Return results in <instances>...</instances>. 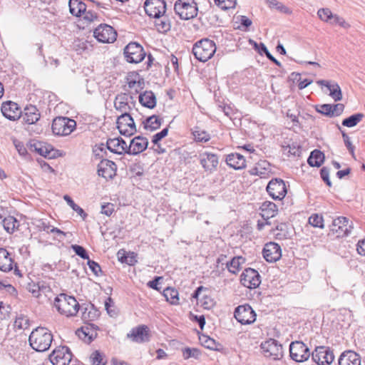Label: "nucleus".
Returning <instances> with one entry per match:
<instances>
[{"instance_id":"nucleus-2","label":"nucleus","mask_w":365,"mask_h":365,"mask_svg":"<svg viewBox=\"0 0 365 365\" xmlns=\"http://www.w3.org/2000/svg\"><path fill=\"white\" fill-rule=\"evenodd\" d=\"M53 341V335L44 327H37L29 335L30 346L36 351H45L49 349Z\"/></svg>"},{"instance_id":"nucleus-29","label":"nucleus","mask_w":365,"mask_h":365,"mask_svg":"<svg viewBox=\"0 0 365 365\" xmlns=\"http://www.w3.org/2000/svg\"><path fill=\"white\" fill-rule=\"evenodd\" d=\"M14 260L9 252L4 248H0V270L8 272L13 269Z\"/></svg>"},{"instance_id":"nucleus-38","label":"nucleus","mask_w":365,"mask_h":365,"mask_svg":"<svg viewBox=\"0 0 365 365\" xmlns=\"http://www.w3.org/2000/svg\"><path fill=\"white\" fill-rule=\"evenodd\" d=\"M324 155L319 150H314L311 153L307 162L312 167H319L323 163Z\"/></svg>"},{"instance_id":"nucleus-61","label":"nucleus","mask_w":365,"mask_h":365,"mask_svg":"<svg viewBox=\"0 0 365 365\" xmlns=\"http://www.w3.org/2000/svg\"><path fill=\"white\" fill-rule=\"evenodd\" d=\"M344 109V106L342 103H337L334 105H331V117L332 116H339L340 115Z\"/></svg>"},{"instance_id":"nucleus-14","label":"nucleus","mask_w":365,"mask_h":365,"mask_svg":"<svg viewBox=\"0 0 365 365\" xmlns=\"http://www.w3.org/2000/svg\"><path fill=\"white\" fill-rule=\"evenodd\" d=\"M144 9L150 17H160L166 12V3L164 0H146Z\"/></svg>"},{"instance_id":"nucleus-35","label":"nucleus","mask_w":365,"mask_h":365,"mask_svg":"<svg viewBox=\"0 0 365 365\" xmlns=\"http://www.w3.org/2000/svg\"><path fill=\"white\" fill-rule=\"evenodd\" d=\"M70 12L76 16H81L83 14H86V6L80 0H69L68 3Z\"/></svg>"},{"instance_id":"nucleus-37","label":"nucleus","mask_w":365,"mask_h":365,"mask_svg":"<svg viewBox=\"0 0 365 365\" xmlns=\"http://www.w3.org/2000/svg\"><path fill=\"white\" fill-rule=\"evenodd\" d=\"M155 26L158 32L160 33H165L170 29L171 25L170 21L165 14H163L162 16L155 18Z\"/></svg>"},{"instance_id":"nucleus-1","label":"nucleus","mask_w":365,"mask_h":365,"mask_svg":"<svg viewBox=\"0 0 365 365\" xmlns=\"http://www.w3.org/2000/svg\"><path fill=\"white\" fill-rule=\"evenodd\" d=\"M53 307L60 314L66 317L76 316L80 308L79 303L74 297L63 293L54 299Z\"/></svg>"},{"instance_id":"nucleus-47","label":"nucleus","mask_w":365,"mask_h":365,"mask_svg":"<svg viewBox=\"0 0 365 365\" xmlns=\"http://www.w3.org/2000/svg\"><path fill=\"white\" fill-rule=\"evenodd\" d=\"M14 327L16 329H26L29 327V319L26 317L20 315L14 321Z\"/></svg>"},{"instance_id":"nucleus-34","label":"nucleus","mask_w":365,"mask_h":365,"mask_svg":"<svg viewBox=\"0 0 365 365\" xmlns=\"http://www.w3.org/2000/svg\"><path fill=\"white\" fill-rule=\"evenodd\" d=\"M127 83L130 88L135 89L136 92L143 88V79L135 72L130 73L127 77Z\"/></svg>"},{"instance_id":"nucleus-25","label":"nucleus","mask_w":365,"mask_h":365,"mask_svg":"<svg viewBox=\"0 0 365 365\" xmlns=\"http://www.w3.org/2000/svg\"><path fill=\"white\" fill-rule=\"evenodd\" d=\"M317 83V84L322 86H324L327 88V90L329 91V96L334 101H339L342 99L341 90L337 83L327 80H319Z\"/></svg>"},{"instance_id":"nucleus-16","label":"nucleus","mask_w":365,"mask_h":365,"mask_svg":"<svg viewBox=\"0 0 365 365\" xmlns=\"http://www.w3.org/2000/svg\"><path fill=\"white\" fill-rule=\"evenodd\" d=\"M352 229L351 225L349 224V220L345 217H339L334 219L331 227V232L337 237L347 236Z\"/></svg>"},{"instance_id":"nucleus-17","label":"nucleus","mask_w":365,"mask_h":365,"mask_svg":"<svg viewBox=\"0 0 365 365\" xmlns=\"http://www.w3.org/2000/svg\"><path fill=\"white\" fill-rule=\"evenodd\" d=\"M240 282L244 287L254 289L257 287L261 283L260 275L257 270L247 268L242 273Z\"/></svg>"},{"instance_id":"nucleus-12","label":"nucleus","mask_w":365,"mask_h":365,"mask_svg":"<svg viewBox=\"0 0 365 365\" xmlns=\"http://www.w3.org/2000/svg\"><path fill=\"white\" fill-rule=\"evenodd\" d=\"M261 349L266 357L279 359L283 356L282 346L277 340L269 339L261 344Z\"/></svg>"},{"instance_id":"nucleus-26","label":"nucleus","mask_w":365,"mask_h":365,"mask_svg":"<svg viewBox=\"0 0 365 365\" xmlns=\"http://www.w3.org/2000/svg\"><path fill=\"white\" fill-rule=\"evenodd\" d=\"M148 145V140L143 136L135 137L130 143L128 154L138 155L144 151Z\"/></svg>"},{"instance_id":"nucleus-50","label":"nucleus","mask_w":365,"mask_h":365,"mask_svg":"<svg viewBox=\"0 0 365 365\" xmlns=\"http://www.w3.org/2000/svg\"><path fill=\"white\" fill-rule=\"evenodd\" d=\"M283 152L284 154L287 155L288 156L299 155V153H300L299 146L295 143H292V145H284L283 146Z\"/></svg>"},{"instance_id":"nucleus-39","label":"nucleus","mask_w":365,"mask_h":365,"mask_svg":"<svg viewBox=\"0 0 365 365\" xmlns=\"http://www.w3.org/2000/svg\"><path fill=\"white\" fill-rule=\"evenodd\" d=\"M245 259L242 257H235L231 261L226 262V267L230 272L232 274H237L240 268L241 265L245 262Z\"/></svg>"},{"instance_id":"nucleus-45","label":"nucleus","mask_w":365,"mask_h":365,"mask_svg":"<svg viewBox=\"0 0 365 365\" xmlns=\"http://www.w3.org/2000/svg\"><path fill=\"white\" fill-rule=\"evenodd\" d=\"M192 134L195 140L198 142H207L210 139V134L199 128H195Z\"/></svg>"},{"instance_id":"nucleus-64","label":"nucleus","mask_w":365,"mask_h":365,"mask_svg":"<svg viewBox=\"0 0 365 365\" xmlns=\"http://www.w3.org/2000/svg\"><path fill=\"white\" fill-rule=\"evenodd\" d=\"M73 47L76 51L81 53L87 48V43L78 39L74 41Z\"/></svg>"},{"instance_id":"nucleus-58","label":"nucleus","mask_w":365,"mask_h":365,"mask_svg":"<svg viewBox=\"0 0 365 365\" xmlns=\"http://www.w3.org/2000/svg\"><path fill=\"white\" fill-rule=\"evenodd\" d=\"M72 249L75 252V253L78 255L79 257H81L82 259H89V257H88V255L87 254L86 250L80 246V245H72Z\"/></svg>"},{"instance_id":"nucleus-10","label":"nucleus","mask_w":365,"mask_h":365,"mask_svg":"<svg viewBox=\"0 0 365 365\" xmlns=\"http://www.w3.org/2000/svg\"><path fill=\"white\" fill-rule=\"evenodd\" d=\"M117 128L120 134L130 136L136 132V127L133 118L130 113H124L117 119Z\"/></svg>"},{"instance_id":"nucleus-48","label":"nucleus","mask_w":365,"mask_h":365,"mask_svg":"<svg viewBox=\"0 0 365 365\" xmlns=\"http://www.w3.org/2000/svg\"><path fill=\"white\" fill-rule=\"evenodd\" d=\"M201 355V352L198 349L187 347L182 350V356L185 359L189 358L198 359Z\"/></svg>"},{"instance_id":"nucleus-6","label":"nucleus","mask_w":365,"mask_h":365,"mask_svg":"<svg viewBox=\"0 0 365 365\" xmlns=\"http://www.w3.org/2000/svg\"><path fill=\"white\" fill-rule=\"evenodd\" d=\"M123 53L126 61L131 63H138L145 57L142 46L136 42L129 43L124 48Z\"/></svg>"},{"instance_id":"nucleus-27","label":"nucleus","mask_w":365,"mask_h":365,"mask_svg":"<svg viewBox=\"0 0 365 365\" xmlns=\"http://www.w3.org/2000/svg\"><path fill=\"white\" fill-rule=\"evenodd\" d=\"M339 365H361V357L354 351H345L339 359Z\"/></svg>"},{"instance_id":"nucleus-59","label":"nucleus","mask_w":365,"mask_h":365,"mask_svg":"<svg viewBox=\"0 0 365 365\" xmlns=\"http://www.w3.org/2000/svg\"><path fill=\"white\" fill-rule=\"evenodd\" d=\"M91 359L93 365H105L103 361V356L98 351H96L91 354Z\"/></svg>"},{"instance_id":"nucleus-23","label":"nucleus","mask_w":365,"mask_h":365,"mask_svg":"<svg viewBox=\"0 0 365 365\" xmlns=\"http://www.w3.org/2000/svg\"><path fill=\"white\" fill-rule=\"evenodd\" d=\"M127 336L137 343L147 342L150 340L149 329L145 325L139 326L132 329Z\"/></svg>"},{"instance_id":"nucleus-54","label":"nucleus","mask_w":365,"mask_h":365,"mask_svg":"<svg viewBox=\"0 0 365 365\" xmlns=\"http://www.w3.org/2000/svg\"><path fill=\"white\" fill-rule=\"evenodd\" d=\"M329 24L334 25V24H338L342 28L348 29L350 27L349 24H348L344 18L336 15L334 14L332 19L329 21Z\"/></svg>"},{"instance_id":"nucleus-13","label":"nucleus","mask_w":365,"mask_h":365,"mask_svg":"<svg viewBox=\"0 0 365 365\" xmlns=\"http://www.w3.org/2000/svg\"><path fill=\"white\" fill-rule=\"evenodd\" d=\"M53 365H68L72 359V354L67 346H58L49 356Z\"/></svg>"},{"instance_id":"nucleus-51","label":"nucleus","mask_w":365,"mask_h":365,"mask_svg":"<svg viewBox=\"0 0 365 365\" xmlns=\"http://www.w3.org/2000/svg\"><path fill=\"white\" fill-rule=\"evenodd\" d=\"M309 223L314 227H324V220L322 216L318 214H313L309 217Z\"/></svg>"},{"instance_id":"nucleus-7","label":"nucleus","mask_w":365,"mask_h":365,"mask_svg":"<svg viewBox=\"0 0 365 365\" xmlns=\"http://www.w3.org/2000/svg\"><path fill=\"white\" fill-rule=\"evenodd\" d=\"M93 36L103 43H113L117 38L115 30L108 24H100L93 31Z\"/></svg>"},{"instance_id":"nucleus-41","label":"nucleus","mask_w":365,"mask_h":365,"mask_svg":"<svg viewBox=\"0 0 365 365\" xmlns=\"http://www.w3.org/2000/svg\"><path fill=\"white\" fill-rule=\"evenodd\" d=\"M364 117V115L363 113H358L344 119L341 124L344 126L352 128L360 123Z\"/></svg>"},{"instance_id":"nucleus-56","label":"nucleus","mask_w":365,"mask_h":365,"mask_svg":"<svg viewBox=\"0 0 365 365\" xmlns=\"http://www.w3.org/2000/svg\"><path fill=\"white\" fill-rule=\"evenodd\" d=\"M39 287H38V290H40L41 295L44 294L47 295V294L51 292V289L50 287V284L46 281L41 280L38 282Z\"/></svg>"},{"instance_id":"nucleus-4","label":"nucleus","mask_w":365,"mask_h":365,"mask_svg":"<svg viewBox=\"0 0 365 365\" xmlns=\"http://www.w3.org/2000/svg\"><path fill=\"white\" fill-rule=\"evenodd\" d=\"M174 10L180 19L190 20L197 16L198 6L195 0H177Z\"/></svg>"},{"instance_id":"nucleus-42","label":"nucleus","mask_w":365,"mask_h":365,"mask_svg":"<svg viewBox=\"0 0 365 365\" xmlns=\"http://www.w3.org/2000/svg\"><path fill=\"white\" fill-rule=\"evenodd\" d=\"M267 3L269 8L276 9L282 13L287 14L292 13V11L287 6L277 0H267Z\"/></svg>"},{"instance_id":"nucleus-32","label":"nucleus","mask_w":365,"mask_h":365,"mask_svg":"<svg viewBox=\"0 0 365 365\" xmlns=\"http://www.w3.org/2000/svg\"><path fill=\"white\" fill-rule=\"evenodd\" d=\"M261 215L264 219H269L277 214V205L269 201L264 202L260 206Z\"/></svg>"},{"instance_id":"nucleus-18","label":"nucleus","mask_w":365,"mask_h":365,"mask_svg":"<svg viewBox=\"0 0 365 365\" xmlns=\"http://www.w3.org/2000/svg\"><path fill=\"white\" fill-rule=\"evenodd\" d=\"M30 150L35 151L39 155L48 158H53L58 151L53 149V146L41 141H33L29 143Z\"/></svg>"},{"instance_id":"nucleus-22","label":"nucleus","mask_w":365,"mask_h":365,"mask_svg":"<svg viewBox=\"0 0 365 365\" xmlns=\"http://www.w3.org/2000/svg\"><path fill=\"white\" fill-rule=\"evenodd\" d=\"M117 166L109 160H102L98 165V174L105 179H112L116 175Z\"/></svg>"},{"instance_id":"nucleus-28","label":"nucleus","mask_w":365,"mask_h":365,"mask_svg":"<svg viewBox=\"0 0 365 365\" xmlns=\"http://www.w3.org/2000/svg\"><path fill=\"white\" fill-rule=\"evenodd\" d=\"M226 163L235 170H240L245 168L246 161L245 157L239 153H231L227 155Z\"/></svg>"},{"instance_id":"nucleus-15","label":"nucleus","mask_w":365,"mask_h":365,"mask_svg":"<svg viewBox=\"0 0 365 365\" xmlns=\"http://www.w3.org/2000/svg\"><path fill=\"white\" fill-rule=\"evenodd\" d=\"M267 191L274 200H282L287 194V188L284 180L274 178L269 181Z\"/></svg>"},{"instance_id":"nucleus-60","label":"nucleus","mask_w":365,"mask_h":365,"mask_svg":"<svg viewBox=\"0 0 365 365\" xmlns=\"http://www.w3.org/2000/svg\"><path fill=\"white\" fill-rule=\"evenodd\" d=\"M168 128H165L163 129L160 132L155 134L153 136L152 142L154 144H158V143L160 140H162L163 138H165L168 135Z\"/></svg>"},{"instance_id":"nucleus-21","label":"nucleus","mask_w":365,"mask_h":365,"mask_svg":"<svg viewBox=\"0 0 365 365\" xmlns=\"http://www.w3.org/2000/svg\"><path fill=\"white\" fill-rule=\"evenodd\" d=\"M263 257L268 262H275L282 257L280 246L275 242L267 243L263 249Z\"/></svg>"},{"instance_id":"nucleus-40","label":"nucleus","mask_w":365,"mask_h":365,"mask_svg":"<svg viewBox=\"0 0 365 365\" xmlns=\"http://www.w3.org/2000/svg\"><path fill=\"white\" fill-rule=\"evenodd\" d=\"M163 295L171 304L176 305L179 304L178 292L177 289L167 287L163 291Z\"/></svg>"},{"instance_id":"nucleus-57","label":"nucleus","mask_w":365,"mask_h":365,"mask_svg":"<svg viewBox=\"0 0 365 365\" xmlns=\"http://www.w3.org/2000/svg\"><path fill=\"white\" fill-rule=\"evenodd\" d=\"M342 137L346 148L351 153V156L355 159L356 158L354 154V146L351 144L349 137L346 133L344 132H342Z\"/></svg>"},{"instance_id":"nucleus-55","label":"nucleus","mask_w":365,"mask_h":365,"mask_svg":"<svg viewBox=\"0 0 365 365\" xmlns=\"http://www.w3.org/2000/svg\"><path fill=\"white\" fill-rule=\"evenodd\" d=\"M317 111L324 115L331 117V104H322L317 107Z\"/></svg>"},{"instance_id":"nucleus-62","label":"nucleus","mask_w":365,"mask_h":365,"mask_svg":"<svg viewBox=\"0 0 365 365\" xmlns=\"http://www.w3.org/2000/svg\"><path fill=\"white\" fill-rule=\"evenodd\" d=\"M320 175L322 180L326 182L328 186L331 185V182L329 180V168L324 167L320 170Z\"/></svg>"},{"instance_id":"nucleus-31","label":"nucleus","mask_w":365,"mask_h":365,"mask_svg":"<svg viewBox=\"0 0 365 365\" xmlns=\"http://www.w3.org/2000/svg\"><path fill=\"white\" fill-rule=\"evenodd\" d=\"M40 118V113L34 106H26L24 109L23 120L28 124H34Z\"/></svg>"},{"instance_id":"nucleus-43","label":"nucleus","mask_w":365,"mask_h":365,"mask_svg":"<svg viewBox=\"0 0 365 365\" xmlns=\"http://www.w3.org/2000/svg\"><path fill=\"white\" fill-rule=\"evenodd\" d=\"M64 200L67 202V204L75 211L76 212L83 220L87 217V214L84 212V210L76 205L73 200L71 199L70 196L68 195H65L63 196Z\"/></svg>"},{"instance_id":"nucleus-52","label":"nucleus","mask_w":365,"mask_h":365,"mask_svg":"<svg viewBox=\"0 0 365 365\" xmlns=\"http://www.w3.org/2000/svg\"><path fill=\"white\" fill-rule=\"evenodd\" d=\"M119 142V138L108 139L106 143L108 149L114 153L120 154Z\"/></svg>"},{"instance_id":"nucleus-5","label":"nucleus","mask_w":365,"mask_h":365,"mask_svg":"<svg viewBox=\"0 0 365 365\" xmlns=\"http://www.w3.org/2000/svg\"><path fill=\"white\" fill-rule=\"evenodd\" d=\"M76 128V122L67 117H56L52 123V132L55 135H69Z\"/></svg>"},{"instance_id":"nucleus-44","label":"nucleus","mask_w":365,"mask_h":365,"mask_svg":"<svg viewBox=\"0 0 365 365\" xmlns=\"http://www.w3.org/2000/svg\"><path fill=\"white\" fill-rule=\"evenodd\" d=\"M3 226L8 232H13L19 226V222L14 217L9 216L4 219Z\"/></svg>"},{"instance_id":"nucleus-33","label":"nucleus","mask_w":365,"mask_h":365,"mask_svg":"<svg viewBox=\"0 0 365 365\" xmlns=\"http://www.w3.org/2000/svg\"><path fill=\"white\" fill-rule=\"evenodd\" d=\"M139 102L144 107L153 108L156 105V97L150 91H146L139 96Z\"/></svg>"},{"instance_id":"nucleus-8","label":"nucleus","mask_w":365,"mask_h":365,"mask_svg":"<svg viewBox=\"0 0 365 365\" xmlns=\"http://www.w3.org/2000/svg\"><path fill=\"white\" fill-rule=\"evenodd\" d=\"M313 361L318 365H330L334 360L333 351L328 346H317L312 354Z\"/></svg>"},{"instance_id":"nucleus-24","label":"nucleus","mask_w":365,"mask_h":365,"mask_svg":"<svg viewBox=\"0 0 365 365\" xmlns=\"http://www.w3.org/2000/svg\"><path fill=\"white\" fill-rule=\"evenodd\" d=\"M1 112L5 118L11 120H18L21 114V110L17 103L12 101L4 103L1 106Z\"/></svg>"},{"instance_id":"nucleus-53","label":"nucleus","mask_w":365,"mask_h":365,"mask_svg":"<svg viewBox=\"0 0 365 365\" xmlns=\"http://www.w3.org/2000/svg\"><path fill=\"white\" fill-rule=\"evenodd\" d=\"M217 6L224 10L234 8L236 4V0H215Z\"/></svg>"},{"instance_id":"nucleus-20","label":"nucleus","mask_w":365,"mask_h":365,"mask_svg":"<svg viewBox=\"0 0 365 365\" xmlns=\"http://www.w3.org/2000/svg\"><path fill=\"white\" fill-rule=\"evenodd\" d=\"M200 165L205 172L213 173L217 170L219 159L216 154L204 152L199 155Z\"/></svg>"},{"instance_id":"nucleus-30","label":"nucleus","mask_w":365,"mask_h":365,"mask_svg":"<svg viewBox=\"0 0 365 365\" xmlns=\"http://www.w3.org/2000/svg\"><path fill=\"white\" fill-rule=\"evenodd\" d=\"M114 107L120 113H129L130 106L128 104V96L125 93H120L116 96L114 101Z\"/></svg>"},{"instance_id":"nucleus-46","label":"nucleus","mask_w":365,"mask_h":365,"mask_svg":"<svg viewBox=\"0 0 365 365\" xmlns=\"http://www.w3.org/2000/svg\"><path fill=\"white\" fill-rule=\"evenodd\" d=\"M200 342L205 348L211 350H217V344L213 339L203 335L200 337Z\"/></svg>"},{"instance_id":"nucleus-19","label":"nucleus","mask_w":365,"mask_h":365,"mask_svg":"<svg viewBox=\"0 0 365 365\" xmlns=\"http://www.w3.org/2000/svg\"><path fill=\"white\" fill-rule=\"evenodd\" d=\"M98 330V328L96 325L88 323L85 324L81 328L78 329L76 334L79 339L87 344H90L97 337Z\"/></svg>"},{"instance_id":"nucleus-36","label":"nucleus","mask_w":365,"mask_h":365,"mask_svg":"<svg viewBox=\"0 0 365 365\" xmlns=\"http://www.w3.org/2000/svg\"><path fill=\"white\" fill-rule=\"evenodd\" d=\"M143 123L146 130L154 131L160 127L162 119L157 115H152L147 118Z\"/></svg>"},{"instance_id":"nucleus-63","label":"nucleus","mask_w":365,"mask_h":365,"mask_svg":"<svg viewBox=\"0 0 365 365\" xmlns=\"http://www.w3.org/2000/svg\"><path fill=\"white\" fill-rule=\"evenodd\" d=\"M88 265L89 268L92 270V272L94 273V274H96V276H98L99 274L101 272V268L97 262L88 259Z\"/></svg>"},{"instance_id":"nucleus-9","label":"nucleus","mask_w":365,"mask_h":365,"mask_svg":"<svg viewBox=\"0 0 365 365\" xmlns=\"http://www.w3.org/2000/svg\"><path fill=\"white\" fill-rule=\"evenodd\" d=\"M289 353L292 359L297 362L307 361L310 356L309 348L302 341H292L289 345Z\"/></svg>"},{"instance_id":"nucleus-49","label":"nucleus","mask_w":365,"mask_h":365,"mask_svg":"<svg viewBox=\"0 0 365 365\" xmlns=\"http://www.w3.org/2000/svg\"><path fill=\"white\" fill-rule=\"evenodd\" d=\"M317 15L322 21L329 23L334 14L329 8H322L318 10Z\"/></svg>"},{"instance_id":"nucleus-11","label":"nucleus","mask_w":365,"mask_h":365,"mask_svg":"<svg viewBox=\"0 0 365 365\" xmlns=\"http://www.w3.org/2000/svg\"><path fill=\"white\" fill-rule=\"evenodd\" d=\"M235 319L242 324H251L256 320V314L249 304L238 306L234 313Z\"/></svg>"},{"instance_id":"nucleus-3","label":"nucleus","mask_w":365,"mask_h":365,"mask_svg":"<svg viewBox=\"0 0 365 365\" xmlns=\"http://www.w3.org/2000/svg\"><path fill=\"white\" fill-rule=\"evenodd\" d=\"M216 51V46L213 41L208 38L201 39L196 42L192 48L195 57L200 61L205 62L210 59Z\"/></svg>"}]
</instances>
